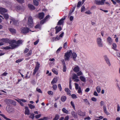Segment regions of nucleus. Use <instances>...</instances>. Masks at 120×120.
Wrapping results in <instances>:
<instances>
[{
  "label": "nucleus",
  "mask_w": 120,
  "mask_h": 120,
  "mask_svg": "<svg viewBox=\"0 0 120 120\" xmlns=\"http://www.w3.org/2000/svg\"><path fill=\"white\" fill-rule=\"evenodd\" d=\"M103 109L104 112L107 115H109V112L107 111L106 108V106L105 105H104L103 106Z\"/></svg>",
  "instance_id": "a878e982"
},
{
  "label": "nucleus",
  "mask_w": 120,
  "mask_h": 120,
  "mask_svg": "<svg viewBox=\"0 0 120 120\" xmlns=\"http://www.w3.org/2000/svg\"><path fill=\"white\" fill-rule=\"evenodd\" d=\"M77 74L78 76H80L82 75V72L81 71L77 73Z\"/></svg>",
  "instance_id": "680f3d73"
},
{
  "label": "nucleus",
  "mask_w": 120,
  "mask_h": 120,
  "mask_svg": "<svg viewBox=\"0 0 120 120\" xmlns=\"http://www.w3.org/2000/svg\"><path fill=\"white\" fill-rule=\"evenodd\" d=\"M27 24L30 27H32L33 26V19L30 16L28 17Z\"/></svg>",
  "instance_id": "f03ea898"
},
{
  "label": "nucleus",
  "mask_w": 120,
  "mask_h": 120,
  "mask_svg": "<svg viewBox=\"0 0 120 120\" xmlns=\"http://www.w3.org/2000/svg\"><path fill=\"white\" fill-rule=\"evenodd\" d=\"M28 6L29 9L31 10H34L35 9L34 7L32 5L29 4Z\"/></svg>",
  "instance_id": "6ab92c4d"
},
{
  "label": "nucleus",
  "mask_w": 120,
  "mask_h": 120,
  "mask_svg": "<svg viewBox=\"0 0 120 120\" xmlns=\"http://www.w3.org/2000/svg\"><path fill=\"white\" fill-rule=\"evenodd\" d=\"M75 88L76 89H79L78 88L79 85L78 84L76 83H75Z\"/></svg>",
  "instance_id": "603ef678"
},
{
  "label": "nucleus",
  "mask_w": 120,
  "mask_h": 120,
  "mask_svg": "<svg viewBox=\"0 0 120 120\" xmlns=\"http://www.w3.org/2000/svg\"><path fill=\"white\" fill-rule=\"evenodd\" d=\"M52 72L55 74H56V75H57L58 74V72L57 71L55 70V69L54 68L53 69H52Z\"/></svg>",
  "instance_id": "49530a36"
},
{
  "label": "nucleus",
  "mask_w": 120,
  "mask_h": 120,
  "mask_svg": "<svg viewBox=\"0 0 120 120\" xmlns=\"http://www.w3.org/2000/svg\"><path fill=\"white\" fill-rule=\"evenodd\" d=\"M29 49L27 48H26L24 51V53H27L29 51Z\"/></svg>",
  "instance_id": "bf43d9fd"
},
{
  "label": "nucleus",
  "mask_w": 120,
  "mask_h": 120,
  "mask_svg": "<svg viewBox=\"0 0 120 120\" xmlns=\"http://www.w3.org/2000/svg\"><path fill=\"white\" fill-rule=\"evenodd\" d=\"M69 118V116H67L65 117L64 120H68Z\"/></svg>",
  "instance_id": "774afa93"
},
{
  "label": "nucleus",
  "mask_w": 120,
  "mask_h": 120,
  "mask_svg": "<svg viewBox=\"0 0 120 120\" xmlns=\"http://www.w3.org/2000/svg\"><path fill=\"white\" fill-rule=\"evenodd\" d=\"M7 11V10L5 8L2 7H0V14H1L2 13L6 12Z\"/></svg>",
  "instance_id": "ddd939ff"
},
{
  "label": "nucleus",
  "mask_w": 120,
  "mask_h": 120,
  "mask_svg": "<svg viewBox=\"0 0 120 120\" xmlns=\"http://www.w3.org/2000/svg\"><path fill=\"white\" fill-rule=\"evenodd\" d=\"M65 91L67 92V94L70 96L71 95L70 94V91L68 88H66L65 89Z\"/></svg>",
  "instance_id": "5701e85b"
},
{
  "label": "nucleus",
  "mask_w": 120,
  "mask_h": 120,
  "mask_svg": "<svg viewBox=\"0 0 120 120\" xmlns=\"http://www.w3.org/2000/svg\"><path fill=\"white\" fill-rule=\"evenodd\" d=\"M28 105L29 107L31 109H34L35 108V106H34L33 105L31 104H29Z\"/></svg>",
  "instance_id": "4c0bfd02"
},
{
  "label": "nucleus",
  "mask_w": 120,
  "mask_h": 120,
  "mask_svg": "<svg viewBox=\"0 0 120 120\" xmlns=\"http://www.w3.org/2000/svg\"><path fill=\"white\" fill-rule=\"evenodd\" d=\"M39 65L40 64L38 63V62H37L36 66L35 68V69L34 70V72L33 73V75H34L36 73V72L38 70L39 67Z\"/></svg>",
  "instance_id": "0eeeda50"
},
{
  "label": "nucleus",
  "mask_w": 120,
  "mask_h": 120,
  "mask_svg": "<svg viewBox=\"0 0 120 120\" xmlns=\"http://www.w3.org/2000/svg\"><path fill=\"white\" fill-rule=\"evenodd\" d=\"M61 61L62 62V63L63 64V66L66 65L65 64L64 59L61 60Z\"/></svg>",
  "instance_id": "8fccbe9b"
},
{
  "label": "nucleus",
  "mask_w": 120,
  "mask_h": 120,
  "mask_svg": "<svg viewBox=\"0 0 120 120\" xmlns=\"http://www.w3.org/2000/svg\"><path fill=\"white\" fill-rule=\"evenodd\" d=\"M3 16L5 19L7 20L9 17L8 15L7 14H4L3 15Z\"/></svg>",
  "instance_id": "c756f323"
},
{
  "label": "nucleus",
  "mask_w": 120,
  "mask_h": 120,
  "mask_svg": "<svg viewBox=\"0 0 120 120\" xmlns=\"http://www.w3.org/2000/svg\"><path fill=\"white\" fill-rule=\"evenodd\" d=\"M66 99V98L65 96H62L61 98V100L62 102H64L65 101Z\"/></svg>",
  "instance_id": "2f4dec72"
},
{
  "label": "nucleus",
  "mask_w": 120,
  "mask_h": 120,
  "mask_svg": "<svg viewBox=\"0 0 120 120\" xmlns=\"http://www.w3.org/2000/svg\"><path fill=\"white\" fill-rule=\"evenodd\" d=\"M0 41L3 42L10 43V41L8 38H2L0 40Z\"/></svg>",
  "instance_id": "2eb2a0df"
},
{
  "label": "nucleus",
  "mask_w": 120,
  "mask_h": 120,
  "mask_svg": "<svg viewBox=\"0 0 120 120\" xmlns=\"http://www.w3.org/2000/svg\"><path fill=\"white\" fill-rule=\"evenodd\" d=\"M50 16L49 15H47L46 17H45L44 19L41 21L40 22V23L41 24H44L45 22L46 21V20Z\"/></svg>",
  "instance_id": "9b49d317"
},
{
  "label": "nucleus",
  "mask_w": 120,
  "mask_h": 120,
  "mask_svg": "<svg viewBox=\"0 0 120 120\" xmlns=\"http://www.w3.org/2000/svg\"><path fill=\"white\" fill-rule=\"evenodd\" d=\"M44 14L43 12L39 13L38 16L40 19H43L44 17Z\"/></svg>",
  "instance_id": "a211bd4d"
},
{
  "label": "nucleus",
  "mask_w": 120,
  "mask_h": 120,
  "mask_svg": "<svg viewBox=\"0 0 120 120\" xmlns=\"http://www.w3.org/2000/svg\"><path fill=\"white\" fill-rule=\"evenodd\" d=\"M9 44H11V47L9 46H7L5 47H4L3 49H13L19 46L18 45H15V44H13L12 43H10V42Z\"/></svg>",
  "instance_id": "7ed1b4c3"
},
{
  "label": "nucleus",
  "mask_w": 120,
  "mask_h": 120,
  "mask_svg": "<svg viewBox=\"0 0 120 120\" xmlns=\"http://www.w3.org/2000/svg\"><path fill=\"white\" fill-rule=\"evenodd\" d=\"M67 69V68L66 65L63 66V71L64 72H65L66 71Z\"/></svg>",
  "instance_id": "37998d69"
},
{
  "label": "nucleus",
  "mask_w": 120,
  "mask_h": 120,
  "mask_svg": "<svg viewBox=\"0 0 120 120\" xmlns=\"http://www.w3.org/2000/svg\"><path fill=\"white\" fill-rule=\"evenodd\" d=\"M96 89L97 90V92L98 93H99L100 92L101 90V87L100 86H98L96 87Z\"/></svg>",
  "instance_id": "f704fd0d"
},
{
  "label": "nucleus",
  "mask_w": 120,
  "mask_h": 120,
  "mask_svg": "<svg viewBox=\"0 0 120 120\" xmlns=\"http://www.w3.org/2000/svg\"><path fill=\"white\" fill-rule=\"evenodd\" d=\"M52 87L53 90H56L57 88V85L56 84H54L53 85Z\"/></svg>",
  "instance_id": "ea45409f"
},
{
  "label": "nucleus",
  "mask_w": 120,
  "mask_h": 120,
  "mask_svg": "<svg viewBox=\"0 0 120 120\" xmlns=\"http://www.w3.org/2000/svg\"><path fill=\"white\" fill-rule=\"evenodd\" d=\"M60 116L58 114H56L55 116L52 120H58Z\"/></svg>",
  "instance_id": "cd10ccee"
},
{
  "label": "nucleus",
  "mask_w": 120,
  "mask_h": 120,
  "mask_svg": "<svg viewBox=\"0 0 120 120\" xmlns=\"http://www.w3.org/2000/svg\"><path fill=\"white\" fill-rule=\"evenodd\" d=\"M65 17H66V16H65L64 18H62L59 20V21L57 23V25H62V24H63L64 22L63 20L65 19Z\"/></svg>",
  "instance_id": "f8f14e48"
},
{
  "label": "nucleus",
  "mask_w": 120,
  "mask_h": 120,
  "mask_svg": "<svg viewBox=\"0 0 120 120\" xmlns=\"http://www.w3.org/2000/svg\"><path fill=\"white\" fill-rule=\"evenodd\" d=\"M57 81V79L56 78H55L53 79L52 81L51 82V83L52 85L54 83H56Z\"/></svg>",
  "instance_id": "b1692460"
},
{
  "label": "nucleus",
  "mask_w": 120,
  "mask_h": 120,
  "mask_svg": "<svg viewBox=\"0 0 120 120\" xmlns=\"http://www.w3.org/2000/svg\"><path fill=\"white\" fill-rule=\"evenodd\" d=\"M18 102L22 106H23V102H21V101H19V100H18Z\"/></svg>",
  "instance_id": "e2e57ef3"
},
{
  "label": "nucleus",
  "mask_w": 120,
  "mask_h": 120,
  "mask_svg": "<svg viewBox=\"0 0 120 120\" xmlns=\"http://www.w3.org/2000/svg\"><path fill=\"white\" fill-rule=\"evenodd\" d=\"M57 26H56L55 27L56 29V34L62 30V28L61 26H59L58 28H57Z\"/></svg>",
  "instance_id": "aec40b11"
},
{
  "label": "nucleus",
  "mask_w": 120,
  "mask_h": 120,
  "mask_svg": "<svg viewBox=\"0 0 120 120\" xmlns=\"http://www.w3.org/2000/svg\"><path fill=\"white\" fill-rule=\"evenodd\" d=\"M71 96L72 98H77V97L76 96V95L75 94H72L71 95Z\"/></svg>",
  "instance_id": "a18cd8bd"
},
{
  "label": "nucleus",
  "mask_w": 120,
  "mask_h": 120,
  "mask_svg": "<svg viewBox=\"0 0 120 120\" xmlns=\"http://www.w3.org/2000/svg\"><path fill=\"white\" fill-rule=\"evenodd\" d=\"M23 41L22 40H19L17 41L15 40H11L10 41V43H11L14 44L15 43L16 44V45H19V44H22Z\"/></svg>",
  "instance_id": "39448f33"
},
{
  "label": "nucleus",
  "mask_w": 120,
  "mask_h": 120,
  "mask_svg": "<svg viewBox=\"0 0 120 120\" xmlns=\"http://www.w3.org/2000/svg\"><path fill=\"white\" fill-rule=\"evenodd\" d=\"M79 89L78 90V92L79 93H82V92L81 90V88L80 87H79Z\"/></svg>",
  "instance_id": "5fc2aeb1"
},
{
  "label": "nucleus",
  "mask_w": 120,
  "mask_h": 120,
  "mask_svg": "<svg viewBox=\"0 0 120 120\" xmlns=\"http://www.w3.org/2000/svg\"><path fill=\"white\" fill-rule=\"evenodd\" d=\"M39 41V39H38L34 43V45H36L38 43Z\"/></svg>",
  "instance_id": "0e129e2a"
},
{
  "label": "nucleus",
  "mask_w": 120,
  "mask_h": 120,
  "mask_svg": "<svg viewBox=\"0 0 120 120\" xmlns=\"http://www.w3.org/2000/svg\"><path fill=\"white\" fill-rule=\"evenodd\" d=\"M73 70L75 72H78L79 71V68L78 66H76L74 68Z\"/></svg>",
  "instance_id": "393cba45"
},
{
  "label": "nucleus",
  "mask_w": 120,
  "mask_h": 120,
  "mask_svg": "<svg viewBox=\"0 0 120 120\" xmlns=\"http://www.w3.org/2000/svg\"><path fill=\"white\" fill-rule=\"evenodd\" d=\"M112 48L115 50H116V44L115 43H113L112 44Z\"/></svg>",
  "instance_id": "58836bf2"
},
{
  "label": "nucleus",
  "mask_w": 120,
  "mask_h": 120,
  "mask_svg": "<svg viewBox=\"0 0 120 120\" xmlns=\"http://www.w3.org/2000/svg\"><path fill=\"white\" fill-rule=\"evenodd\" d=\"M33 3L36 6H37L38 5V3L37 1H33Z\"/></svg>",
  "instance_id": "a19ab883"
},
{
  "label": "nucleus",
  "mask_w": 120,
  "mask_h": 120,
  "mask_svg": "<svg viewBox=\"0 0 120 120\" xmlns=\"http://www.w3.org/2000/svg\"><path fill=\"white\" fill-rule=\"evenodd\" d=\"M4 101L7 105H8L12 103L13 101L10 99H6L4 100Z\"/></svg>",
  "instance_id": "1a4fd4ad"
},
{
  "label": "nucleus",
  "mask_w": 120,
  "mask_h": 120,
  "mask_svg": "<svg viewBox=\"0 0 120 120\" xmlns=\"http://www.w3.org/2000/svg\"><path fill=\"white\" fill-rule=\"evenodd\" d=\"M41 115V114H40L38 115H37L35 116V117L37 119H38L40 117Z\"/></svg>",
  "instance_id": "6e6d98bb"
},
{
  "label": "nucleus",
  "mask_w": 120,
  "mask_h": 120,
  "mask_svg": "<svg viewBox=\"0 0 120 120\" xmlns=\"http://www.w3.org/2000/svg\"><path fill=\"white\" fill-rule=\"evenodd\" d=\"M18 2L20 3H22L24 2V0H16Z\"/></svg>",
  "instance_id": "3c124183"
},
{
  "label": "nucleus",
  "mask_w": 120,
  "mask_h": 120,
  "mask_svg": "<svg viewBox=\"0 0 120 120\" xmlns=\"http://www.w3.org/2000/svg\"><path fill=\"white\" fill-rule=\"evenodd\" d=\"M81 1H79V2L77 5V7L78 8L81 5Z\"/></svg>",
  "instance_id": "de8ad7c7"
},
{
  "label": "nucleus",
  "mask_w": 120,
  "mask_h": 120,
  "mask_svg": "<svg viewBox=\"0 0 120 120\" xmlns=\"http://www.w3.org/2000/svg\"><path fill=\"white\" fill-rule=\"evenodd\" d=\"M9 21L10 24L12 22V24L14 25H17L18 24V22L14 19H9Z\"/></svg>",
  "instance_id": "423d86ee"
},
{
  "label": "nucleus",
  "mask_w": 120,
  "mask_h": 120,
  "mask_svg": "<svg viewBox=\"0 0 120 120\" xmlns=\"http://www.w3.org/2000/svg\"><path fill=\"white\" fill-rule=\"evenodd\" d=\"M58 88L60 90V91H61L62 90V88L60 84H58Z\"/></svg>",
  "instance_id": "864d4df0"
},
{
  "label": "nucleus",
  "mask_w": 120,
  "mask_h": 120,
  "mask_svg": "<svg viewBox=\"0 0 120 120\" xmlns=\"http://www.w3.org/2000/svg\"><path fill=\"white\" fill-rule=\"evenodd\" d=\"M32 53V51L31 50H30L28 53L26 54V56H30L31 55V54Z\"/></svg>",
  "instance_id": "79ce46f5"
},
{
  "label": "nucleus",
  "mask_w": 120,
  "mask_h": 120,
  "mask_svg": "<svg viewBox=\"0 0 120 120\" xmlns=\"http://www.w3.org/2000/svg\"><path fill=\"white\" fill-rule=\"evenodd\" d=\"M72 54V57L74 60H75V59L77 57L76 54L74 52L72 53V51L70 50L69 51H68L65 53L64 55V59L65 60H69L70 57Z\"/></svg>",
  "instance_id": "f257e3e1"
},
{
  "label": "nucleus",
  "mask_w": 120,
  "mask_h": 120,
  "mask_svg": "<svg viewBox=\"0 0 120 120\" xmlns=\"http://www.w3.org/2000/svg\"><path fill=\"white\" fill-rule=\"evenodd\" d=\"M97 42L98 44L99 47H103V44L102 41L101 39L100 38H98L97 39Z\"/></svg>",
  "instance_id": "6e6552de"
},
{
  "label": "nucleus",
  "mask_w": 120,
  "mask_h": 120,
  "mask_svg": "<svg viewBox=\"0 0 120 120\" xmlns=\"http://www.w3.org/2000/svg\"><path fill=\"white\" fill-rule=\"evenodd\" d=\"M85 8L84 6H82L81 8V11L82 12L84 11L85 10Z\"/></svg>",
  "instance_id": "09e8293b"
},
{
  "label": "nucleus",
  "mask_w": 120,
  "mask_h": 120,
  "mask_svg": "<svg viewBox=\"0 0 120 120\" xmlns=\"http://www.w3.org/2000/svg\"><path fill=\"white\" fill-rule=\"evenodd\" d=\"M9 30L10 32L12 34H15L16 33L15 30L13 28H9Z\"/></svg>",
  "instance_id": "412c9836"
},
{
  "label": "nucleus",
  "mask_w": 120,
  "mask_h": 120,
  "mask_svg": "<svg viewBox=\"0 0 120 120\" xmlns=\"http://www.w3.org/2000/svg\"><path fill=\"white\" fill-rule=\"evenodd\" d=\"M36 90L37 91L41 93H42V92L41 91V90L40 89H38V88H37L36 89Z\"/></svg>",
  "instance_id": "69168bd1"
},
{
  "label": "nucleus",
  "mask_w": 120,
  "mask_h": 120,
  "mask_svg": "<svg viewBox=\"0 0 120 120\" xmlns=\"http://www.w3.org/2000/svg\"><path fill=\"white\" fill-rule=\"evenodd\" d=\"M94 3H95L98 5H103L104 3L102 2H101V1H98L96 0H95Z\"/></svg>",
  "instance_id": "f3484780"
},
{
  "label": "nucleus",
  "mask_w": 120,
  "mask_h": 120,
  "mask_svg": "<svg viewBox=\"0 0 120 120\" xmlns=\"http://www.w3.org/2000/svg\"><path fill=\"white\" fill-rule=\"evenodd\" d=\"M34 114L33 113H31L30 114V116H29L30 118H32L33 119L34 117Z\"/></svg>",
  "instance_id": "e433bc0d"
},
{
  "label": "nucleus",
  "mask_w": 120,
  "mask_h": 120,
  "mask_svg": "<svg viewBox=\"0 0 120 120\" xmlns=\"http://www.w3.org/2000/svg\"><path fill=\"white\" fill-rule=\"evenodd\" d=\"M7 111L10 113H13L14 112V110L13 109L10 108H9Z\"/></svg>",
  "instance_id": "bb28decb"
},
{
  "label": "nucleus",
  "mask_w": 120,
  "mask_h": 120,
  "mask_svg": "<svg viewBox=\"0 0 120 120\" xmlns=\"http://www.w3.org/2000/svg\"><path fill=\"white\" fill-rule=\"evenodd\" d=\"M84 102H85V104L86 105H89L90 103L88 101L87 99H83Z\"/></svg>",
  "instance_id": "72a5a7b5"
},
{
  "label": "nucleus",
  "mask_w": 120,
  "mask_h": 120,
  "mask_svg": "<svg viewBox=\"0 0 120 120\" xmlns=\"http://www.w3.org/2000/svg\"><path fill=\"white\" fill-rule=\"evenodd\" d=\"M78 77L77 75L75 74H73V76L72 77V79L73 80H74V79H75L76 78H78Z\"/></svg>",
  "instance_id": "c9c22d12"
},
{
  "label": "nucleus",
  "mask_w": 120,
  "mask_h": 120,
  "mask_svg": "<svg viewBox=\"0 0 120 120\" xmlns=\"http://www.w3.org/2000/svg\"><path fill=\"white\" fill-rule=\"evenodd\" d=\"M105 59V60L106 61V63L108 64L109 66H110L111 65V64L108 58L106 56H104Z\"/></svg>",
  "instance_id": "dca6fc26"
},
{
  "label": "nucleus",
  "mask_w": 120,
  "mask_h": 120,
  "mask_svg": "<svg viewBox=\"0 0 120 120\" xmlns=\"http://www.w3.org/2000/svg\"><path fill=\"white\" fill-rule=\"evenodd\" d=\"M64 48H66L67 47V42H65L64 45Z\"/></svg>",
  "instance_id": "13d9d810"
},
{
  "label": "nucleus",
  "mask_w": 120,
  "mask_h": 120,
  "mask_svg": "<svg viewBox=\"0 0 120 120\" xmlns=\"http://www.w3.org/2000/svg\"><path fill=\"white\" fill-rule=\"evenodd\" d=\"M78 114L81 116H84L85 115V112H82L80 110H79L77 111Z\"/></svg>",
  "instance_id": "9d476101"
},
{
  "label": "nucleus",
  "mask_w": 120,
  "mask_h": 120,
  "mask_svg": "<svg viewBox=\"0 0 120 120\" xmlns=\"http://www.w3.org/2000/svg\"><path fill=\"white\" fill-rule=\"evenodd\" d=\"M23 59H19L16 60V63H18L19 62L21 61H22Z\"/></svg>",
  "instance_id": "338daca9"
},
{
  "label": "nucleus",
  "mask_w": 120,
  "mask_h": 120,
  "mask_svg": "<svg viewBox=\"0 0 120 120\" xmlns=\"http://www.w3.org/2000/svg\"><path fill=\"white\" fill-rule=\"evenodd\" d=\"M80 79L82 81L84 82H85L86 79L83 76H81L80 77Z\"/></svg>",
  "instance_id": "7c9ffc66"
},
{
  "label": "nucleus",
  "mask_w": 120,
  "mask_h": 120,
  "mask_svg": "<svg viewBox=\"0 0 120 120\" xmlns=\"http://www.w3.org/2000/svg\"><path fill=\"white\" fill-rule=\"evenodd\" d=\"M48 93L49 95H52L53 94V92L51 91H48L47 92Z\"/></svg>",
  "instance_id": "c03bdc74"
},
{
  "label": "nucleus",
  "mask_w": 120,
  "mask_h": 120,
  "mask_svg": "<svg viewBox=\"0 0 120 120\" xmlns=\"http://www.w3.org/2000/svg\"><path fill=\"white\" fill-rule=\"evenodd\" d=\"M62 111L63 112L66 114H68V111L66 110L64 108H63L62 109Z\"/></svg>",
  "instance_id": "473e14b6"
},
{
  "label": "nucleus",
  "mask_w": 120,
  "mask_h": 120,
  "mask_svg": "<svg viewBox=\"0 0 120 120\" xmlns=\"http://www.w3.org/2000/svg\"><path fill=\"white\" fill-rule=\"evenodd\" d=\"M20 30L21 32L23 34L27 33L29 31H31L29 28L27 27H22L21 28Z\"/></svg>",
  "instance_id": "20e7f679"
},
{
  "label": "nucleus",
  "mask_w": 120,
  "mask_h": 120,
  "mask_svg": "<svg viewBox=\"0 0 120 120\" xmlns=\"http://www.w3.org/2000/svg\"><path fill=\"white\" fill-rule=\"evenodd\" d=\"M107 41L109 43V44H111L112 42V40L111 38L110 37H109L107 39Z\"/></svg>",
  "instance_id": "c85d7f7f"
},
{
  "label": "nucleus",
  "mask_w": 120,
  "mask_h": 120,
  "mask_svg": "<svg viewBox=\"0 0 120 120\" xmlns=\"http://www.w3.org/2000/svg\"><path fill=\"white\" fill-rule=\"evenodd\" d=\"M71 105L73 107V108H75V106L73 102L72 101H71Z\"/></svg>",
  "instance_id": "052dcab7"
},
{
  "label": "nucleus",
  "mask_w": 120,
  "mask_h": 120,
  "mask_svg": "<svg viewBox=\"0 0 120 120\" xmlns=\"http://www.w3.org/2000/svg\"><path fill=\"white\" fill-rule=\"evenodd\" d=\"M25 113L26 115H29L30 114V110L28 109V107H25Z\"/></svg>",
  "instance_id": "4468645a"
},
{
  "label": "nucleus",
  "mask_w": 120,
  "mask_h": 120,
  "mask_svg": "<svg viewBox=\"0 0 120 120\" xmlns=\"http://www.w3.org/2000/svg\"><path fill=\"white\" fill-rule=\"evenodd\" d=\"M71 114L72 115L74 118H77L78 117L77 114L74 111H72L71 112Z\"/></svg>",
  "instance_id": "4be33fe9"
},
{
  "label": "nucleus",
  "mask_w": 120,
  "mask_h": 120,
  "mask_svg": "<svg viewBox=\"0 0 120 120\" xmlns=\"http://www.w3.org/2000/svg\"><path fill=\"white\" fill-rule=\"evenodd\" d=\"M91 100L92 101H96L97 100V99L96 98L94 97L92 98H91Z\"/></svg>",
  "instance_id": "4d7b16f0"
}]
</instances>
